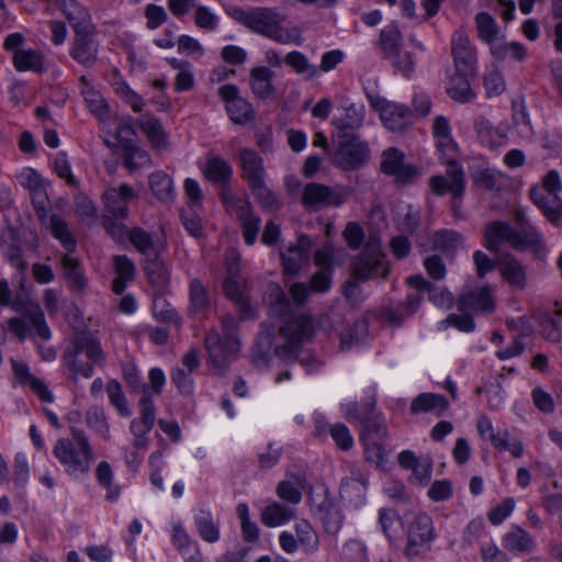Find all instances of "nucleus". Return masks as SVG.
<instances>
[{
  "instance_id": "obj_16",
  "label": "nucleus",
  "mask_w": 562,
  "mask_h": 562,
  "mask_svg": "<svg viewBox=\"0 0 562 562\" xmlns=\"http://www.w3.org/2000/svg\"><path fill=\"white\" fill-rule=\"evenodd\" d=\"M218 95L225 103L229 119L239 125L254 120L255 111L251 103L243 98L236 85H223L218 88Z\"/></svg>"
},
{
  "instance_id": "obj_39",
  "label": "nucleus",
  "mask_w": 562,
  "mask_h": 562,
  "mask_svg": "<svg viewBox=\"0 0 562 562\" xmlns=\"http://www.w3.org/2000/svg\"><path fill=\"white\" fill-rule=\"evenodd\" d=\"M80 81L83 85L81 94L90 112L102 121L106 120L110 110L101 93L89 85L85 76L81 77Z\"/></svg>"
},
{
  "instance_id": "obj_11",
  "label": "nucleus",
  "mask_w": 562,
  "mask_h": 562,
  "mask_svg": "<svg viewBox=\"0 0 562 562\" xmlns=\"http://www.w3.org/2000/svg\"><path fill=\"white\" fill-rule=\"evenodd\" d=\"M347 260V251L331 243H325L314 254V265L318 269L312 277L310 288L313 292L326 293L333 284L335 268L341 267Z\"/></svg>"
},
{
  "instance_id": "obj_43",
  "label": "nucleus",
  "mask_w": 562,
  "mask_h": 562,
  "mask_svg": "<svg viewBox=\"0 0 562 562\" xmlns=\"http://www.w3.org/2000/svg\"><path fill=\"white\" fill-rule=\"evenodd\" d=\"M469 171L475 186L485 189L492 188V172L486 157L472 155L469 159Z\"/></svg>"
},
{
  "instance_id": "obj_14",
  "label": "nucleus",
  "mask_w": 562,
  "mask_h": 562,
  "mask_svg": "<svg viewBox=\"0 0 562 562\" xmlns=\"http://www.w3.org/2000/svg\"><path fill=\"white\" fill-rule=\"evenodd\" d=\"M223 202L235 212L243 228V236L247 245H254L260 229L261 220L255 215L250 202L247 199L236 196L232 192H223Z\"/></svg>"
},
{
  "instance_id": "obj_57",
  "label": "nucleus",
  "mask_w": 562,
  "mask_h": 562,
  "mask_svg": "<svg viewBox=\"0 0 562 562\" xmlns=\"http://www.w3.org/2000/svg\"><path fill=\"white\" fill-rule=\"evenodd\" d=\"M361 425L364 429L363 439H375L380 441L387 440V427L384 417L381 414L375 413V411Z\"/></svg>"
},
{
  "instance_id": "obj_8",
  "label": "nucleus",
  "mask_w": 562,
  "mask_h": 562,
  "mask_svg": "<svg viewBox=\"0 0 562 562\" xmlns=\"http://www.w3.org/2000/svg\"><path fill=\"white\" fill-rule=\"evenodd\" d=\"M407 283L415 291L406 296L405 303L398 307V311H387V318L392 324L400 325L403 317L416 312L422 301L420 293H427L429 301L439 307L452 305L453 296L449 291L434 285L420 274L411 276L407 278Z\"/></svg>"
},
{
  "instance_id": "obj_13",
  "label": "nucleus",
  "mask_w": 562,
  "mask_h": 562,
  "mask_svg": "<svg viewBox=\"0 0 562 562\" xmlns=\"http://www.w3.org/2000/svg\"><path fill=\"white\" fill-rule=\"evenodd\" d=\"M370 159V149L358 136L341 139L333 156V165L344 171L359 169Z\"/></svg>"
},
{
  "instance_id": "obj_6",
  "label": "nucleus",
  "mask_w": 562,
  "mask_h": 562,
  "mask_svg": "<svg viewBox=\"0 0 562 562\" xmlns=\"http://www.w3.org/2000/svg\"><path fill=\"white\" fill-rule=\"evenodd\" d=\"M222 334L209 330L205 334L204 345L213 367L223 370L227 368L232 358L239 351L237 337L238 324L234 316L225 315L221 322Z\"/></svg>"
},
{
  "instance_id": "obj_52",
  "label": "nucleus",
  "mask_w": 562,
  "mask_h": 562,
  "mask_svg": "<svg viewBox=\"0 0 562 562\" xmlns=\"http://www.w3.org/2000/svg\"><path fill=\"white\" fill-rule=\"evenodd\" d=\"M434 248L446 254H452L463 247V237L452 229H440L435 233Z\"/></svg>"
},
{
  "instance_id": "obj_17",
  "label": "nucleus",
  "mask_w": 562,
  "mask_h": 562,
  "mask_svg": "<svg viewBox=\"0 0 562 562\" xmlns=\"http://www.w3.org/2000/svg\"><path fill=\"white\" fill-rule=\"evenodd\" d=\"M70 57L85 68H91L98 60L99 43L95 40L94 27L77 31L69 48Z\"/></svg>"
},
{
  "instance_id": "obj_9",
  "label": "nucleus",
  "mask_w": 562,
  "mask_h": 562,
  "mask_svg": "<svg viewBox=\"0 0 562 562\" xmlns=\"http://www.w3.org/2000/svg\"><path fill=\"white\" fill-rule=\"evenodd\" d=\"M350 269L352 278L360 282L387 278L390 266L376 237L368 239L363 250L351 261Z\"/></svg>"
},
{
  "instance_id": "obj_33",
  "label": "nucleus",
  "mask_w": 562,
  "mask_h": 562,
  "mask_svg": "<svg viewBox=\"0 0 562 562\" xmlns=\"http://www.w3.org/2000/svg\"><path fill=\"white\" fill-rule=\"evenodd\" d=\"M144 271L149 283L157 291L162 292L168 286L170 280L169 271L158 252L146 258Z\"/></svg>"
},
{
  "instance_id": "obj_44",
  "label": "nucleus",
  "mask_w": 562,
  "mask_h": 562,
  "mask_svg": "<svg viewBox=\"0 0 562 562\" xmlns=\"http://www.w3.org/2000/svg\"><path fill=\"white\" fill-rule=\"evenodd\" d=\"M149 187L153 194L161 202H171L175 198L173 181L164 171H156L149 176Z\"/></svg>"
},
{
  "instance_id": "obj_55",
  "label": "nucleus",
  "mask_w": 562,
  "mask_h": 562,
  "mask_svg": "<svg viewBox=\"0 0 562 562\" xmlns=\"http://www.w3.org/2000/svg\"><path fill=\"white\" fill-rule=\"evenodd\" d=\"M407 537L431 542L435 538L431 518L427 514L416 516L408 527Z\"/></svg>"
},
{
  "instance_id": "obj_32",
  "label": "nucleus",
  "mask_w": 562,
  "mask_h": 562,
  "mask_svg": "<svg viewBox=\"0 0 562 562\" xmlns=\"http://www.w3.org/2000/svg\"><path fill=\"white\" fill-rule=\"evenodd\" d=\"M339 114L335 115L333 124L341 132L358 130L364 119V106L350 103L338 109Z\"/></svg>"
},
{
  "instance_id": "obj_20",
  "label": "nucleus",
  "mask_w": 562,
  "mask_h": 562,
  "mask_svg": "<svg viewBox=\"0 0 562 562\" xmlns=\"http://www.w3.org/2000/svg\"><path fill=\"white\" fill-rule=\"evenodd\" d=\"M453 63L458 75L470 77L474 74L476 57L468 35L458 30L451 38Z\"/></svg>"
},
{
  "instance_id": "obj_23",
  "label": "nucleus",
  "mask_w": 562,
  "mask_h": 562,
  "mask_svg": "<svg viewBox=\"0 0 562 562\" xmlns=\"http://www.w3.org/2000/svg\"><path fill=\"white\" fill-rule=\"evenodd\" d=\"M367 482V476L358 469H353L350 476L340 483V498L353 507H360L366 502Z\"/></svg>"
},
{
  "instance_id": "obj_50",
  "label": "nucleus",
  "mask_w": 562,
  "mask_h": 562,
  "mask_svg": "<svg viewBox=\"0 0 562 562\" xmlns=\"http://www.w3.org/2000/svg\"><path fill=\"white\" fill-rule=\"evenodd\" d=\"M284 61L296 74L304 76L307 80H312L318 76V67L311 64L307 57L299 50L290 52L285 56Z\"/></svg>"
},
{
  "instance_id": "obj_54",
  "label": "nucleus",
  "mask_w": 562,
  "mask_h": 562,
  "mask_svg": "<svg viewBox=\"0 0 562 562\" xmlns=\"http://www.w3.org/2000/svg\"><path fill=\"white\" fill-rule=\"evenodd\" d=\"M526 46L518 42H503L494 45V60L504 61L512 59L522 61L526 58Z\"/></svg>"
},
{
  "instance_id": "obj_47",
  "label": "nucleus",
  "mask_w": 562,
  "mask_h": 562,
  "mask_svg": "<svg viewBox=\"0 0 562 562\" xmlns=\"http://www.w3.org/2000/svg\"><path fill=\"white\" fill-rule=\"evenodd\" d=\"M503 546L510 551L529 552L533 549L535 541L526 530L516 527L504 536Z\"/></svg>"
},
{
  "instance_id": "obj_21",
  "label": "nucleus",
  "mask_w": 562,
  "mask_h": 562,
  "mask_svg": "<svg viewBox=\"0 0 562 562\" xmlns=\"http://www.w3.org/2000/svg\"><path fill=\"white\" fill-rule=\"evenodd\" d=\"M136 196L135 190L125 183L108 188L102 194L105 212L117 220H125L128 216V204Z\"/></svg>"
},
{
  "instance_id": "obj_12",
  "label": "nucleus",
  "mask_w": 562,
  "mask_h": 562,
  "mask_svg": "<svg viewBox=\"0 0 562 562\" xmlns=\"http://www.w3.org/2000/svg\"><path fill=\"white\" fill-rule=\"evenodd\" d=\"M351 192V188L342 184L329 187L311 182L303 189L302 203L304 206L316 211L326 207H338L349 200Z\"/></svg>"
},
{
  "instance_id": "obj_46",
  "label": "nucleus",
  "mask_w": 562,
  "mask_h": 562,
  "mask_svg": "<svg viewBox=\"0 0 562 562\" xmlns=\"http://www.w3.org/2000/svg\"><path fill=\"white\" fill-rule=\"evenodd\" d=\"M340 408L347 420H357L362 424L375 411V398L371 395L362 405L353 401L341 404Z\"/></svg>"
},
{
  "instance_id": "obj_35",
  "label": "nucleus",
  "mask_w": 562,
  "mask_h": 562,
  "mask_svg": "<svg viewBox=\"0 0 562 562\" xmlns=\"http://www.w3.org/2000/svg\"><path fill=\"white\" fill-rule=\"evenodd\" d=\"M295 536L300 548L306 555H313L319 550V537L306 519H300L294 525Z\"/></svg>"
},
{
  "instance_id": "obj_51",
  "label": "nucleus",
  "mask_w": 562,
  "mask_h": 562,
  "mask_svg": "<svg viewBox=\"0 0 562 562\" xmlns=\"http://www.w3.org/2000/svg\"><path fill=\"white\" fill-rule=\"evenodd\" d=\"M14 67L19 71L33 70L42 72L44 70L43 57L34 49H20L13 56Z\"/></svg>"
},
{
  "instance_id": "obj_64",
  "label": "nucleus",
  "mask_w": 562,
  "mask_h": 562,
  "mask_svg": "<svg viewBox=\"0 0 562 562\" xmlns=\"http://www.w3.org/2000/svg\"><path fill=\"white\" fill-rule=\"evenodd\" d=\"M170 379L181 395L190 396L193 394L194 381L192 372L187 371L184 368L177 367L172 369Z\"/></svg>"
},
{
  "instance_id": "obj_42",
  "label": "nucleus",
  "mask_w": 562,
  "mask_h": 562,
  "mask_svg": "<svg viewBox=\"0 0 562 562\" xmlns=\"http://www.w3.org/2000/svg\"><path fill=\"white\" fill-rule=\"evenodd\" d=\"M303 487L304 480L301 476H296L295 481L283 480L279 482L276 488V494L283 504L292 505L296 508V505L302 501Z\"/></svg>"
},
{
  "instance_id": "obj_7",
  "label": "nucleus",
  "mask_w": 562,
  "mask_h": 562,
  "mask_svg": "<svg viewBox=\"0 0 562 562\" xmlns=\"http://www.w3.org/2000/svg\"><path fill=\"white\" fill-rule=\"evenodd\" d=\"M460 314H449L447 318L439 323V328L453 326L461 331H472L474 329L473 316L485 312L492 306V292L488 285L475 290L463 291L457 302Z\"/></svg>"
},
{
  "instance_id": "obj_5",
  "label": "nucleus",
  "mask_w": 562,
  "mask_h": 562,
  "mask_svg": "<svg viewBox=\"0 0 562 562\" xmlns=\"http://www.w3.org/2000/svg\"><path fill=\"white\" fill-rule=\"evenodd\" d=\"M53 454L72 479L79 480L90 472L93 450L82 429L71 428V438L57 439Z\"/></svg>"
},
{
  "instance_id": "obj_63",
  "label": "nucleus",
  "mask_w": 562,
  "mask_h": 562,
  "mask_svg": "<svg viewBox=\"0 0 562 562\" xmlns=\"http://www.w3.org/2000/svg\"><path fill=\"white\" fill-rule=\"evenodd\" d=\"M87 425L103 438H110V427L104 411L98 406L90 407L86 413Z\"/></svg>"
},
{
  "instance_id": "obj_59",
  "label": "nucleus",
  "mask_w": 562,
  "mask_h": 562,
  "mask_svg": "<svg viewBox=\"0 0 562 562\" xmlns=\"http://www.w3.org/2000/svg\"><path fill=\"white\" fill-rule=\"evenodd\" d=\"M124 166L134 171L140 168H148L151 166V158L149 154L137 146H126L124 149Z\"/></svg>"
},
{
  "instance_id": "obj_3",
  "label": "nucleus",
  "mask_w": 562,
  "mask_h": 562,
  "mask_svg": "<svg viewBox=\"0 0 562 562\" xmlns=\"http://www.w3.org/2000/svg\"><path fill=\"white\" fill-rule=\"evenodd\" d=\"M61 359L68 371V379L75 383L80 378H92L94 366L104 367L106 363L101 341L90 333L76 335L65 348Z\"/></svg>"
},
{
  "instance_id": "obj_34",
  "label": "nucleus",
  "mask_w": 562,
  "mask_h": 562,
  "mask_svg": "<svg viewBox=\"0 0 562 562\" xmlns=\"http://www.w3.org/2000/svg\"><path fill=\"white\" fill-rule=\"evenodd\" d=\"M199 536L207 543H215L221 537V525L207 509H200L194 516Z\"/></svg>"
},
{
  "instance_id": "obj_2",
  "label": "nucleus",
  "mask_w": 562,
  "mask_h": 562,
  "mask_svg": "<svg viewBox=\"0 0 562 562\" xmlns=\"http://www.w3.org/2000/svg\"><path fill=\"white\" fill-rule=\"evenodd\" d=\"M269 314L284 318L279 328L280 342H274L273 334L261 331L252 349V361L256 366L266 367L270 363L272 353L285 362L297 359L304 344L314 335L311 316L294 313L290 299L279 285H272L268 294Z\"/></svg>"
},
{
  "instance_id": "obj_31",
  "label": "nucleus",
  "mask_w": 562,
  "mask_h": 562,
  "mask_svg": "<svg viewBox=\"0 0 562 562\" xmlns=\"http://www.w3.org/2000/svg\"><path fill=\"white\" fill-rule=\"evenodd\" d=\"M243 178L248 187L265 180L266 170L262 158L251 149H243L240 153Z\"/></svg>"
},
{
  "instance_id": "obj_36",
  "label": "nucleus",
  "mask_w": 562,
  "mask_h": 562,
  "mask_svg": "<svg viewBox=\"0 0 562 562\" xmlns=\"http://www.w3.org/2000/svg\"><path fill=\"white\" fill-rule=\"evenodd\" d=\"M203 175L209 181L224 187L231 180L233 169L225 159L218 156H211L206 159Z\"/></svg>"
},
{
  "instance_id": "obj_27",
  "label": "nucleus",
  "mask_w": 562,
  "mask_h": 562,
  "mask_svg": "<svg viewBox=\"0 0 562 562\" xmlns=\"http://www.w3.org/2000/svg\"><path fill=\"white\" fill-rule=\"evenodd\" d=\"M432 134L436 138L438 150L447 159H456L458 154L457 143L451 135L449 120L443 115H438L434 120Z\"/></svg>"
},
{
  "instance_id": "obj_22",
  "label": "nucleus",
  "mask_w": 562,
  "mask_h": 562,
  "mask_svg": "<svg viewBox=\"0 0 562 562\" xmlns=\"http://www.w3.org/2000/svg\"><path fill=\"white\" fill-rule=\"evenodd\" d=\"M313 240L305 234L299 236L295 244H291L280 251L285 274L297 276L302 267L308 261Z\"/></svg>"
},
{
  "instance_id": "obj_40",
  "label": "nucleus",
  "mask_w": 562,
  "mask_h": 562,
  "mask_svg": "<svg viewBox=\"0 0 562 562\" xmlns=\"http://www.w3.org/2000/svg\"><path fill=\"white\" fill-rule=\"evenodd\" d=\"M402 38V33L395 24H389L381 30L379 46L386 59L398 57Z\"/></svg>"
},
{
  "instance_id": "obj_38",
  "label": "nucleus",
  "mask_w": 562,
  "mask_h": 562,
  "mask_svg": "<svg viewBox=\"0 0 562 562\" xmlns=\"http://www.w3.org/2000/svg\"><path fill=\"white\" fill-rule=\"evenodd\" d=\"M61 267L70 290L81 292L87 285V279L80 261L69 255H65L61 258Z\"/></svg>"
},
{
  "instance_id": "obj_25",
  "label": "nucleus",
  "mask_w": 562,
  "mask_h": 562,
  "mask_svg": "<svg viewBox=\"0 0 562 562\" xmlns=\"http://www.w3.org/2000/svg\"><path fill=\"white\" fill-rule=\"evenodd\" d=\"M380 119L387 130L402 132L412 125L413 113L407 106L392 102L381 108Z\"/></svg>"
},
{
  "instance_id": "obj_15",
  "label": "nucleus",
  "mask_w": 562,
  "mask_h": 562,
  "mask_svg": "<svg viewBox=\"0 0 562 562\" xmlns=\"http://www.w3.org/2000/svg\"><path fill=\"white\" fill-rule=\"evenodd\" d=\"M8 326L21 341L27 338L30 327H33L36 336L45 341L52 337V331L45 321L44 313L38 305L27 308L22 317L10 318Z\"/></svg>"
},
{
  "instance_id": "obj_48",
  "label": "nucleus",
  "mask_w": 562,
  "mask_h": 562,
  "mask_svg": "<svg viewBox=\"0 0 562 562\" xmlns=\"http://www.w3.org/2000/svg\"><path fill=\"white\" fill-rule=\"evenodd\" d=\"M448 401L442 395L422 393L412 402L411 413L416 415L419 413L432 412L437 408L443 411L448 407Z\"/></svg>"
},
{
  "instance_id": "obj_60",
  "label": "nucleus",
  "mask_w": 562,
  "mask_h": 562,
  "mask_svg": "<svg viewBox=\"0 0 562 562\" xmlns=\"http://www.w3.org/2000/svg\"><path fill=\"white\" fill-rule=\"evenodd\" d=\"M105 391L110 403L116 408L117 413L122 417L131 416L132 412L128 407L121 383L116 380H110L105 386Z\"/></svg>"
},
{
  "instance_id": "obj_29",
  "label": "nucleus",
  "mask_w": 562,
  "mask_h": 562,
  "mask_svg": "<svg viewBox=\"0 0 562 562\" xmlns=\"http://www.w3.org/2000/svg\"><path fill=\"white\" fill-rule=\"evenodd\" d=\"M172 543L186 562H203L199 544L193 541L181 524L172 528Z\"/></svg>"
},
{
  "instance_id": "obj_30",
  "label": "nucleus",
  "mask_w": 562,
  "mask_h": 562,
  "mask_svg": "<svg viewBox=\"0 0 562 562\" xmlns=\"http://www.w3.org/2000/svg\"><path fill=\"white\" fill-rule=\"evenodd\" d=\"M228 271L231 276L224 280L223 291L226 297L236 304L241 319L251 318L254 316L252 306L248 297L240 290L238 281L233 277V268H229Z\"/></svg>"
},
{
  "instance_id": "obj_1",
  "label": "nucleus",
  "mask_w": 562,
  "mask_h": 562,
  "mask_svg": "<svg viewBox=\"0 0 562 562\" xmlns=\"http://www.w3.org/2000/svg\"><path fill=\"white\" fill-rule=\"evenodd\" d=\"M498 244H507L518 252L530 251L539 260L547 258L549 247L544 236L533 224L525 207L519 206L513 211V222L494 221V269L510 288L525 289L526 267L514 254L499 251Z\"/></svg>"
},
{
  "instance_id": "obj_37",
  "label": "nucleus",
  "mask_w": 562,
  "mask_h": 562,
  "mask_svg": "<svg viewBox=\"0 0 562 562\" xmlns=\"http://www.w3.org/2000/svg\"><path fill=\"white\" fill-rule=\"evenodd\" d=\"M113 262L116 277L112 282V290L116 294H122L127 283L135 278V265L126 256H115Z\"/></svg>"
},
{
  "instance_id": "obj_45",
  "label": "nucleus",
  "mask_w": 562,
  "mask_h": 562,
  "mask_svg": "<svg viewBox=\"0 0 562 562\" xmlns=\"http://www.w3.org/2000/svg\"><path fill=\"white\" fill-rule=\"evenodd\" d=\"M99 485L106 490L105 499L111 503L119 501L121 487L113 483L114 474L109 462L101 461L95 470Z\"/></svg>"
},
{
  "instance_id": "obj_18",
  "label": "nucleus",
  "mask_w": 562,
  "mask_h": 562,
  "mask_svg": "<svg viewBox=\"0 0 562 562\" xmlns=\"http://www.w3.org/2000/svg\"><path fill=\"white\" fill-rule=\"evenodd\" d=\"M446 165V175L449 180L443 176H432L429 179V186L436 194L443 195L450 192L453 199L457 200L461 198L464 192L465 181L463 168L456 159H447Z\"/></svg>"
},
{
  "instance_id": "obj_28",
  "label": "nucleus",
  "mask_w": 562,
  "mask_h": 562,
  "mask_svg": "<svg viewBox=\"0 0 562 562\" xmlns=\"http://www.w3.org/2000/svg\"><path fill=\"white\" fill-rule=\"evenodd\" d=\"M59 9L65 14L74 33L94 27L88 10L76 0H58Z\"/></svg>"
},
{
  "instance_id": "obj_61",
  "label": "nucleus",
  "mask_w": 562,
  "mask_h": 562,
  "mask_svg": "<svg viewBox=\"0 0 562 562\" xmlns=\"http://www.w3.org/2000/svg\"><path fill=\"white\" fill-rule=\"evenodd\" d=\"M249 189L262 209L271 211L279 207L277 195L266 186L265 180L249 186Z\"/></svg>"
},
{
  "instance_id": "obj_4",
  "label": "nucleus",
  "mask_w": 562,
  "mask_h": 562,
  "mask_svg": "<svg viewBox=\"0 0 562 562\" xmlns=\"http://www.w3.org/2000/svg\"><path fill=\"white\" fill-rule=\"evenodd\" d=\"M224 10L231 19L256 34L280 44H289L291 42V35L281 26L284 18L276 8H243L228 4L224 7Z\"/></svg>"
},
{
  "instance_id": "obj_49",
  "label": "nucleus",
  "mask_w": 562,
  "mask_h": 562,
  "mask_svg": "<svg viewBox=\"0 0 562 562\" xmlns=\"http://www.w3.org/2000/svg\"><path fill=\"white\" fill-rule=\"evenodd\" d=\"M140 130L146 134L151 145L158 149L165 148L167 145L166 134L162 125L154 116L146 115L138 122Z\"/></svg>"
},
{
  "instance_id": "obj_53",
  "label": "nucleus",
  "mask_w": 562,
  "mask_h": 562,
  "mask_svg": "<svg viewBox=\"0 0 562 562\" xmlns=\"http://www.w3.org/2000/svg\"><path fill=\"white\" fill-rule=\"evenodd\" d=\"M190 312L200 314L210 307V297L206 288L199 279H193L189 286Z\"/></svg>"
},
{
  "instance_id": "obj_19",
  "label": "nucleus",
  "mask_w": 562,
  "mask_h": 562,
  "mask_svg": "<svg viewBox=\"0 0 562 562\" xmlns=\"http://www.w3.org/2000/svg\"><path fill=\"white\" fill-rule=\"evenodd\" d=\"M381 170L389 176H394L400 184H408L418 175L417 168L405 164V155L402 150L390 147L382 154Z\"/></svg>"
},
{
  "instance_id": "obj_62",
  "label": "nucleus",
  "mask_w": 562,
  "mask_h": 562,
  "mask_svg": "<svg viewBox=\"0 0 562 562\" xmlns=\"http://www.w3.org/2000/svg\"><path fill=\"white\" fill-rule=\"evenodd\" d=\"M30 198L38 220L45 223L48 218L49 199L45 183L29 191Z\"/></svg>"
},
{
  "instance_id": "obj_26",
  "label": "nucleus",
  "mask_w": 562,
  "mask_h": 562,
  "mask_svg": "<svg viewBox=\"0 0 562 562\" xmlns=\"http://www.w3.org/2000/svg\"><path fill=\"white\" fill-rule=\"evenodd\" d=\"M297 509L277 501L269 502L261 510L260 521L268 528H276L295 519Z\"/></svg>"
},
{
  "instance_id": "obj_56",
  "label": "nucleus",
  "mask_w": 562,
  "mask_h": 562,
  "mask_svg": "<svg viewBox=\"0 0 562 562\" xmlns=\"http://www.w3.org/2000/svg\"><path fill=\"white\" fill-rule=\"evenodd\" d=\"M236 513L240 520L243 539L249 543L256 542L260 537V529L257 524L250 519L248 505L246 503L238 504Z\"/></svg>"
},
{
  "instance_id": "obj_10",
  "label": "nucleus",
  "mask_w": 562,
  "mask_h": 562,
  "mask_svg": "<svg viewBox=\"0 0 562 562\" xmlns=\"http://www.w3.org/2000/svg\"><path fill=\"white\" fill-rule=\"evenodd\" d=\"M308 504L312 515L321 521L324 532L337 537L345 521L338 501L325 486H318L311 491Z\"/></svg>"
},
{
  "instance_id": "obj_24",
  "label": "nucleus",
  "mask_w": 562,
  "mask_h": 562,
  "mask_svg": "<svg viewBox=\"0 0 562 562\" xmlns=\"http://www.w3.org/2000/svg\"><path fill=\"white\" fill-rule=\"evenodd\" d=\"M276 72L267 66H256L250 69L249 85L251 92L260 100H271L277 94L273 83Z\"/></svg>"
},
{
  "instance_id": "obj_58",
  "label": "nucleus",
  "mask_w": 562,
  "mask_h": 562,
  "mask_svg": "<svg viewBox=\"0 0 562 562\" xmlns=\"http://www.w3.org/2000/svg\"><path fill=\"white\" fill-rule=\"evenodd\" d=\"M131 244L138 252L147 257L157 254L151 234L140 227H134L128 232L127 236Z\"/></svg>"
},
{
  "instance_id": "obj_41",
  "label": "nucleus",
  "mask_w": 562,
  "mask_h": 562,
  "mask_svg": "<svg viewBox=\"0 0 562 562\" xmlns=\"http://www.w3.org/2000/svg\"><path fill=\"white\" fill-rule=\"evenodd\" d=\"M50 233L68 254H72L77 249V240L68 227V224L58 215H52L49 218Z\"/></svg>"
}]
</instances>
